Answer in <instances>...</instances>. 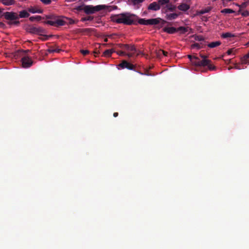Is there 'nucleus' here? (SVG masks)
Segmentation results:
<instances>
[{
	"instance_id": "nucleus-43",
	"label": "nucleus",
	"mask_w": 249,
	"mask_h": 249,
	"mask_svg": "<svg viewBox=\"0 0 249 249\" xmlns=\"http://www.w3.org/2000/svg\"><path fill=\"white\" fill-rule=\"evenodd\" d=\"M233 49H231L229 50L227 52V54L228 55L231 54L233 52Z\"/></svg>"
},
{
	"instance_id": "nucleus-47",
	"label": "nucleus",
	"mask_w": 249,
	"mask_h": 249,
	"mask_svg": "<svg viewBox=\"0 0 249 249\" xmlns=\"http://www.w3.org/2000/svg\"><path fill=\"white\" fill-rule=\"evenodd\" d=\"M124 44H117V45L119 48H120L121 49H123V48H124V46H124Z\"/></svg>"
},
{
	"instance_id": "nucleus-26",
	"label": "nucleus",
	"mask_w": 249,
	"mask_h": 249,
	"mask_svg": "<svg viewBox=\"0 0 249 249\" xmlns=\"http://www.w3.org/2000/svg\"><path fill=\"white\" fill-rule=\"evenodd\" d=\"M61 51V50L59 48H53L51 47L48 50V52L50 53H60Z\"/></svg>"
},
{
	"instance_id": "nucleus-59",
	"label": "nucleus",
	"mask_w": 249,
	"mask_h": 249,
	"mask_svg": "<svg viewBox=\"0 0 249 249\" xmlns=\"http://www.w3.org/2000/svg\"><path fill=\"white\" fill-rule=\"evenodd\" d=\"M94 53L95 54H97L98 53L96 52H94Z\"/></svg>"
},
{
	"instance_id": "nucleus-27",
	"label": "nucleus",
	"mask_w": 249,
	"mask_h": 249,
	"mask_svg": "<svg viewBox=\"0 0 249 249\" xmlns=\"http://www.w3.org/2000/svg\"><path fill=\"white\" fill-rule=\"evenodd\" d=\"M200 59L196 56H194V59L192 60L191 63L195 66H198Z\"/></svg>"
},
{
	"instance_id": "nucleus-35",
	"label": "nucleus",
	"mask_w": 249,
	"mask_h": 249,
	"mask_svg": "<svg viewBox=\"0 0 249 249\" xmlns=\"http://www.w3.org/2000/svg\"><path fill=\"white\" fill-rule=\"evenodd\" d=\"M116 53L120 56H127V53L123 51H119L116 52Z\"/></svg>"
},
{
	"instance_id": "nucleus-29",
	"label": "nucleus",
	"mask_w": 249,
	"mask_h": 249,
	"mask_svg": "<svg viewBox=\"0 0 249 249\" xmlns=\"http://www.w3.org/2000/svg\"><path fill=\"white\" fill-rule=\"evenodd\" d=\"M221 36L224 38L228 37H232L235 36L230 33L227 32L222 34Z\"/></svg>"
},
{
	"instance_id": "nucleus-46",
	"label": "nucleus",
	"mask_w": 249,
	"mask_h": 249,
	"mask_svg": "<svg viewBox=\"0 0 249 249\" xmlns=\"http://www.w3.org/2000/svg\"><path fill=\"white\" fill-rule=\"evenodd\" d=\"M188 57L189 58L191 62H192V60L194 59V56L191 55H188Z\"/></svg>"
},
{
	"instance_id": "nucleus-23",
	"label": "nucleus",
	"mask_w": 249,
	"mask_h": 249,
	"mask_svg": "<svg viewBox=\"0 0 249 249\" xmlns=\"http://www.w3.org/2000/svg\"><path fill=\"white\" fill-rule=\"evenodd\" d=\"M170 2V0H158V3L160 7L165 5V6Z\"/></svg>"
},
{
	"instance_id": "nucleus-56",
	"label": "nucleus",
	"mask_w": 249,
	"mask_h": 249,
	"mask_svg": "<svg viewBox=\"0 0 249 249\" xmlns=\"http://www.w3.org/2000/svg\"><path fill=\"white\" fill-rule=\"evenodd\" d=\"M107 40H107V38H105V39H104V41H105V42H107Z\"/></svg>"
},
{
	"instance_id": "nucleus-57",
	"label": "nucleus",
	"mask_w": 249,
	"mask_h": 249,
	"mask_svg": "<svg viewBox=\"0 0 249 249\" xmlns=\"http://www.w3.org/2000/svg\"><path fill=\"white\" fill-rule=\"evenodd\" d=\"M141 75H143V74H145L144 73H142V72H139Z\"/></svg>"
},
{
	"instance_id": "nucleus-37",
	"label": "nucleus",
	"mask_w": 249,
	"mask_h": 249,
	"mask_svg": "<svg viewBox=\"0 0 249 249\" xmlns=\"http://www.w3.org/2000/svg\"><path fill=\"white\" fill-rule=\"evenodd\" d=\"M248 2H245L242 3L241 5L237 4V5L240 7V9H241V8H246L247 7V6L248 5Z\"/></svg>"
},
{
	"instance_id": "nucleus-25",
	"label": "nucleus",
	"mask_w": 249,
	"mask_h": 249,
	"mask_svg": "<svg viewBox=\"0 0 249 249\" xmlns=\"http://www.w3.org/2000/svg\"><path fill=\"white\" fill-rule=\"evenodd\" d=\"M189 30H191V29L189 27H179L177 29V31H180L182 33H185L188 32Z\"/></svg>"
},
{
	"instance_id": "nucleus-60",
	"label": "nucleus",
	"mask_w": 249,
	"mask_h": 249,
	"mask_svg": "<svg viewBox=\"0 0 249 249\" xmlns=\"http://www.w3.org/2000/svg\"><path fill=\"white\" fill-rule=\"evenodd\" d=\"M234 68H235V69H239V68H237L236 66H235V67H234Z\"/></svg>"
},
{
	"instance_id": "nucleus-21",
	"label": "nucleus",
	"mask_w": 249,
	"mask_h": 249,
	"mask_svg": "<svg viewBox=\"0 0 249 249\" xmlns=\"http://www.w3.org/2000/svg\"><path fill=\"white\" fill-rule=\"evenodd\" d=\"M221 44V42L219 41H215V42H212L210 43H209L207 45L209 47L211 48H215L216 47H217L219 46Z\"/></svg>"
},
{
	"instance_id": "nucleus-38",
	"label": "nucleus",
	"mask_w": 249,
	"mask_h": 249,
	"mask_svg": "<svg viewBox=\"0 0 249 249\" xmlns=\"http://www.w3.org/2000/svg\"><path fill=\"white\" fill-rule=\"evenodd\" d=\"M13 21H9L8 22V24L9 25H12V24H14V25H18L19 24V21L17 20H14V21L12 20Z\"/></svg>"
},
{
	"instance_id": "nucleus-24",
	"label": "nucleus",
	"mask_w": 249,
	"mask_h": 249,
	"mask_svg": "<svg viewBox=\"0 0 249 249\" xmlns=\"http://www.w3.org/2000/svg\"><path fill=\"white\" fill-rule=\"evenodd\" d=\"M249 58V52L245 54L242 58V61L243 63L246 64H249V62L248 61V59Z\"/></svg>"
},
{
	"instance_id": "nucleus-6",
	"label": "nucleus",
	"mask_w": 249,
	"mask_h": 249,
	"mask_svg": "<svg viewBox=\"0 0 249 249\" xmlns=\"http://www.w3.org/2000/svg\"><path fill=\"white\" fill-rule=\"evenodd\" d=\"M128 52L129 53H127V56L129 58L138 56L141 53L140 51L137 50L134 45H129Z\"/></svg>"
},
{
	"instance_id": "nucleus-14",
	"label": "nucleus",
	"mask_w": 249,
	"mask_h": 249,
	"mask_svg": "<svg viewBox=\"0 0 249 249\" xmlns=\"http://www.w3.org/2000/svg\"><path fill=\"white\" fill-rule=\"evenodd\" d=\"M28 11L32 13H42L43 10L36 7H31L28 9Z\"/></svg>"
},
{
	"instance_id": "nucleus-49",
	"label": "nucleus",
	"mask_w": 249,
	"mask_h": 249,
	"mask_svg": "<svg viewBox=\"0 0 249 249\" xmlns=\"http://www.w3.org/2000/svg\"><path fill=\"white\" fill-rule=\"evenodd\" d=\"M5 24L2 22H0V28H4L5 27Z\"/></svg>"
},
{
	"instance_id": "nucleus-61",
	"label": "nucleus",
	"mask_w": 249,
	"mask_h": 249,
	"mask_svg": "<svg viewBox=\"0 0 249 249\" xmlns=\"http://www.w3.org/2000/svg\"><path fill=\"white\" fill-rule=\"evenodd\" d=\"M227 0L230 1H231V0Z\"/></svg>"
},
{
	"instance_id": "nucleus-10",
	"label": "nucleus",
	"mask_w": 249,
	"mask_h": 249,
	"mask_svg": "<svg viewBox=\"0 0 249 249\" xmlns=\"http://www.w3.org/2000/svg\"><path fill=\"white\" fill-rule=\"evenodd\" d=\"M119 66L122 69L126 68L130 70H133L134 68V66L133 64L128 62L126 60H123L122 63L119 65Z\"/></svg>"
},
{
	"instance_id": "nucleus-63",
	"label": "nucleus",
	"mask_w": 249,
	"mask_h": 249,
	"mask_svg": "<svg viewBox=\"0 0 249 249\" xmlns=\"http://www.w3.org/2000/svg\"><path fill=\"white\" fill-rule=\"evenodd\" d=\"M248 44H249V42H248Z\"/></svg>"
},
{
	"instance_id": "nucleus-22",
	"label": "nucleus",
	"mask_w": 249,
	"mask_h": 249,
	"mask_svg": "<svg viewBox=\"0 0 249 249\" xmlns=\"http://www.w3.org/2000/svg\"><path fill=\"white\" fill-rule=\"evenodd\" d=\"M114 52H115L114 49H112L110 50H106L104 52V56L106 57H109L111 56V54Z\"/></svg>"
},
{
	"instance_id": "nucleus-13",
	"label": "nucleus",
	"mask_w": 249,
	"mask_h": 249,
	"mask_svg": "<svg viewBox=\"0 0 249 249\" xmlns=\"http://www.w3.org/2000/svg\"><path fill=\"white\" fill-rule=\"evenodd\" d=\"M163 30L164 32H166L168 34H172L176 33L177 31V29L173 27H166L163 29Z\"/></svg>"
},
{
	"instance_id": "nucleus-50",
	"label": "nucleus",
	"mask_w": 249,
	"mask_h": 249,
	"mask_svg": "<svg viewBox=\"0 0 249 249\" xmlns=\"http://www.w3.org/2000/svg\"><path fill=\"white\" fill-rule=\"evenodd\" d=\"M200 56L202 58V59H207V56L206 55H204L202 54H200Z\"/></svg>"
},
{
	"instance_id": "nucleus-20",
	"label": "nucleus",
	"mask_w": 249,
	"mask_h": 249,
	"mask_svg": "<svg viewBox=\"0 0 249 249\" xmlns=\"http://www.w3.org/2000/svg\"><path fill=\"white\" fill-rule=\"evenodd\" d=\"M205 46L204 44H203L202 43H195L191 45V48L192 49H195L196 48L197 49H200L201 48H203L204 46Z\"/></svg>"
},
{
	"instance_id": "nucleus-28",
	"label": "nucleus",
	"mask_w": 249,
	"mask_h": 249,
	"mask_svg": "<svg viewBox=\"0 0 249 249\" xmlns=\"http://www.w3.org/2000/svg\"><path fill=\"white\" fill-rule=\"evenodd\" d=\"M235 11L229 8H225L221 11V13H224V14H231V13H233Z\"/></svg>"
},
{
	"instance_id": "nucleus-42",
	"label": "nucleus",
	"mask_w": 249,
	"mask_h": 249,
	"mask_svg": "<svg viewBox=\"0 0 249 249\" xmlns=\"http://www.w3.org/2000/svg\"><path fill=\"white\" fill-rule=\"evenodd\" d=\"M76 9L78 10V11H84V6H78L77 8H76Z\"/></svg>"
},
{
	"instance_id": "nucleus-40",
	"label": "nucleus",
	"mask_w": 249,
	"mask_h": 249,
	"mask_svg": "<svg viewBox=\"0 0 249 249\" xmlns=\"http://www.w3.org/2000/svg\"><path fill=\"white\" fill-rule=\"evenodd\" d=\"M43 3L45 4H49L51 2V0H40Z\"/></svg>"
},
{
	"instance_id": "nucleus-58",
	"label": "nucleus",
	"mask_w": 249,
	"mask_h": 249,
	"mask_svg": "<svg viewBox=\"0 0 249 249\" xmlns=\"http://www.w3.org/2000/svg\"><path fill=\"white\" fill-rule=\"evenodd\" d=\"M203 18H205V21H207V18H205V17H203Z\"/></svg>"
},
{
	"instance_id": "nucleus-32",
	"label": "nucleus",
	"mask_w": 249,
	"mask_h": 249,
	"mask_svg": "<svg viewBox=\"0 0 249 249\" xmlns=\"http://www.w3.org/2000/svg\"><path fill=\"white\" fill-rule=\"evenodd\" d=\"M193 37L196 41H201L204 40V38L202 36L194 35Z\"/></svg>"
},
{
	"instance_id": "nucleus-3",
	"label": "nucleus",
	"mask_w": 249,
	"mask_h": 249,
	"mask_svg": "<svg viewBox=\"0 0 249 249\" xmlns=\"http://www.w3.org/2000/svg\"><path fill=\"white\" fill-rule=\"evenodd\" d=\"M105 8V5H98L94 6L91 5H84V12L88 15L92 14L100 11Z\"/></svg>"
},
{
	"instance_id": "nucleus-1",
	"label": "nucleus",
	"mask_w": 249,
	"mask_h": 249,
	"mask_svg": "<svg viewBox=\"0 0 249 249\" xmlns=\"http://www.w3.org/2000/svg\"><path fill=\"white\" fill-rule=\"evenodd\" d=\"M138 18L137 16L129 13H124L115 15L112 17V20L117 23H122L124 25H137L136 19Z\"/></svg>"
},
{
	"instance_id": "nucleus-16",
	"label": "nucleus",
	"mask_w": 249,
	"mask_h": 249,
	"mask_svg": "<svg viewBox=\"0 0 249 249\" xmlns=\"http://www.w3.org/2000/svg\"><path fill=\"white\" fill-rule=\"evenodd\" d=\"M165 7L167 8V10H165V12H167V10L170 12H173L175 11L176 9V6L172 3H168L166 6Z\"/></svg>"
},
{
	"instance_id": "nucleus-55",
	"label": "nucleus",
	"mask_w": 249,
	"mask_h": 249,
	"mask_svg": "<svg viewBox=\"0 0 249 249\" xmlns=\"http://www.w3.org/2000/svg\"><path fill=\"white\" fill-rule=\"evenodd\" d=\"M1 13H2V11L0 9V18L1 17Z\"/></svg>"
},
{
	"instance_id": "nucleus-62",
	"label": "nucleus",
	"mask_w": 249,
	"mask_h": 249,
	"mask_svg": "<svg viewBox=\"0 0 249 249\" xmlns=\"http://www.w3.org/2000/svg\"><path fill=\"white\" fill-rule=\"evenodd\" d=\"M248 25L249 26V22L248 23Z\"/></svg>"
},
{
	"instance_id": "nucleus-51",
	"label": "nucleus",
	"mask_w": 249,
	"mask_h": 249,
	"mask_svg": "<svg viewBox=\"0 0 249 249\" xmlns=\"http://www.w3.org/2000/svg\"><path fill=\"white\" fill-rule=\"evenodd\" d=\"M118 116V112H114V113H113V116H114V117H117Z\"/></svg>"
},
{
	"instance_id": "nucleus-5",
	"label": "nucleus",
	"mask_w": 249,
	"mask_h": 249,
	"mask_svg": "<svg viewBox=\"0 0 249 249\" xmlns=\"http://www.w3.org/2000/svg\"><path fill=\"white\" fill-rule=\"evenodd\" d=\"M198 66H208V68L210 71H215L216 69V67L211 64V61L207 59L200 60Z\"/></svg>"
},
{
	"instance_id": "nucleus-34",
	"label": "nucleus",
	"mask_w": 249,
	"mask_h": 249,
	"mask_svg": "<svg viewBox=\"0 0 249 249\" xmlns=\"http://www.w3.org/2000/svg\"><path fill=\"white\" fill-rule=\"evenodd\" d=\"M144 0H131V1L133 5H138L142 3Z\"/></svg>"
},
{
	"instance_id": "nucleus-4",
	"label": "nucleus",
	"mask_w": 249,
	"mask_h": 249,
	"mask_svg": "<svg viewBox=\"0 0 249 249\" xmlns=\"http://www.w3.org/2000/svg\"><path fill=\"white\" fill-rule=\"evenodd\" d=\"M26 30L28 32L31 34H36L38 35H41L42 34L45 33V30L42 28L36 27L33 25L28 26L26 28Z\"/></svg>"
},
{
	"instance_id": "nucleus-2",
	"label": "nucleus",
	"mask_w": 249,
	"mask_h": 249,
	"mask_svg": "<svg viewBox=\"0 0 249 249\" xmlns=\"http://www.w3.org/2000/svg\"><path fill=\"white\" fill-rule=\"evenodd\" d=\"M46 18L47 19H50L51 20L46 21L45 23L52 26L57 27L64 25L66 23L65 21L60 18H57L56 17L53 15H47L46 16Z\"/></svg>"
},
{
	"instance_id": "nucleus-8",
	"label": "nucleus",
	"mask_w": 249,
	"mask_h": 249,
	"mask_svg": "<svg viewBox=\"0 0 249 249\" xmlns=\"http://www.w3.org/2000/svg\"><path fill=\"white\" fill-rule=\"evenodd\" d=\"M160 23H161V25H164L167 21L162 19L160 18H151L148 19H146V25H157Z\"/></svg>"
},
{
	"instance_id": "nucleus-11",
	"label": "nucleus",
	"mask_w": 249,
	"mask_h": 249,
	"mask_svg": "<svg viewBox=\"0 0 249 249\" xmlns=\"http://www.w3.org/2000/svg\"><path fill=\"white\" fill-rule=\"evenodd\" d=\"M190 8V5L186 3H181L177 7V8L182 12L187 11Z\"/></svg>"
},
{
	"instance_id": "nucleus-31",
	"label": "nucleus",
	"mask_w": 249,
	"mask_h": 249,
	"mask_svg": "<svg viewBox=\"0 0 249 249\" xmlns=\"http://www.w3.org/2000/svg\"><path fill=\"white\" fill-rule=\"evenodd\" d=\"M78 30H79V33L86 32V33H89L92 31V29H90V28H85V29H79Z\"/></svg>"
},
{
	"instance_id": "nucleus-18",
	"label": "nucleus",
	"mask_w": 249,
	"mask_h": 249,
	"mask_svg": "<svg viewBox=\"0 0 249 249\" xmlns=\"http://www.w3.org/2000/svg\"><path fill=\"white\" fill-rule=\"evenodd\" d=\"M18 16L19 18H28L30 16V14L27 11L23 10L19 12V15Z\"/></svg>"
},
{
	"instance_id": "nucleus-7",
	"label": "nucleus",
	"mask_w": 249,
	"mask_h": 249,
	"mask_svg": "<svg viewBox=\"0 0 249 249\" xmlns=\"http://www.w3.org/2000/svg\"><path fill=\"white\" fill-rule=\"evenodd\" d=\"M3 16L6 19L11 21L18 20L19 18L18 14L13 12H6L3 13Z\"/></svg>"
},
{
	"instance_id": "nucleus-44",
	"label": "nucleus",
	"mask_w": 249,
	"mask_h": 249,
	"mask_svg": "<svg viewBox=\"0 0 249 249\" xmlns=\"http://www.w3.org/2000/svg\"><path fill=\"white\" fill-rule=\"evenodd\" d=\"M160 51L162 52V54L164 56H167L168 53L167 52H166V51H165L164 50H160Z\"/></svg>"
},
{
	"instance_id": "nucleus-39",
	"label": "nucleus",
	"mask_w": 249,
	"mask_h": 249,
	"mask_svg": "<svg viewBox=\"0 0 249 249\" xmlns=\"http://www.w3.org/2000/svg\"><path fill=\"white\" fill-rule=\"evenodd\" d=\"M80 52L84 55H87V54H88L89 53V51L88 50H81L80 51Z\"/></svg>"
},
{
	"instance_id": "nucleus-41",
	"label": "nucleus",
	"mask_w": 249,
	"mask_h": 249,
	"mask_svg": "<svg viewBox=\"0 0 249 249\" xmlns=\"http://www.w3.org/2000/svg\"><path fill=\"white\" fill-rule=\"evenodd\" d=\"M129 45H128V44H124V45L123 46H124V48H123V50H125V51H128V49H129Z\"/></svg>"
},
{
	"instance_id": "nucleus-54",
	"label": "nucleus",
	"mask_w": 249,
	"mask_h": 249,
	"mask_svg": "<svg viewBox=\"0 0 249 249\" xmlns=\"http://www.w3.org/2000/svg\"><path fill=\"white\" fill-rule=\"evenodd\" d=\"M24 52H26V53H28V52H30V50H27L25 51Z\"/></svg>"
},
{
	"instance_id": "nucleus-12",
	"label": "nucleus",
	"mask_w": 249,
	"mask_h": 249,
	"mask_svg": "<svg viewBox=\"0 0 249 249\" xmlns=\"http://www.w3.org/2000/svg\"><path fill=\"white\" fill-rule=\"evenodd\" d=\"M148 10H152V11H158L160 10V6L159 4L157 2H153L151 3H150L147 8Z\"/></svg>"
},
{
	"instance_id": "nucleus-9",
	"label": "nucleus",
	"mask_w": 249,
	"mask_h": 249,
	"mask_svg": "<svg viewBox=\"0 0 249 249\" xmlns=\"http://www.w3.org/2000/svg\"><path fill=\"white\" fill-rule=\"evenodd\" d=\"M21 62L22 67L24 68H28L33 64V61L31 58L28 56H25L21 58Z\"/></svg>"
},
{
	"instance_id": "nucleus-45",
	"label": "nucleus",
	"mask_w": 249,
	"mask_h": 249,
	"mask_svg": "<svg viewBox=\"0 0 249 249\" xmlns=\"http://www.w3.org/2000/svg\"><path fill=\"white\" fill-rule=\"evenodd\" d=\"M29 19L31 21H34L35 20H36V16L35 17L33 16V17H30Z\"/></svg>"
},
{
	"instance_id": "nucleus-53",
	"label": "nucleus",
	"mask_w": 249,
	"mask_h": 249,
	"mask_svg": "<svg viewBox=\"0 0 249 249\" xmlns=\"http://www.w3.org/2000/svg\"><path fill=\"white\" fill-rule=\"evenodd\" d=\"M74 23V21H73V20L71 19V21H70V24H72V23Z\"/></svg>"
},
{
	"instance_id": "nucleus-33",
	"label": "nucleus",
	"mask_w": 249,
	"mask_h": 249,
	"mask_svg": "<svg viewBox=\"0 0 249 249\" xmlns=\"http://www.w3.org/2000/svg\"><path fill=\"white\" fill-rule=\"evenodd\" d=\"M138 20V23L142 24V25H146V19L144 18H138L136 19V21Z\"/></svg>"
},
{
	"instance_id": "nucleus-36",
	"label": "nucleus",
	"mask_w": 249,
	"mask_h": 249,
	"mask_svg": "<svg viewBox=\"0 0 249 249\" xmlns=\"http://www.w3.org/2000/svg\"><path fill=\"white\" fill-rule=\"evenodd\" d=\"M93 19V18L90 16L87 17H84L81 18L82 21H85L88 20H92Z\"/></svg>"
},
{
	"instance_id": "nucleus-17",
	"label": "nucleus",
	"mask_w": 249,
	"mask_h": 249,
	"mask_svg": "<svg viewBox=\"0 0 249 249\" xmlns=\"http://www.w3.org/2000/svg\"><path fill=\"white\" fill-rule=\"evenodd\" d=\"M0 2L6 6L12 5L15 2V0H0Z\"/></svg>"
},
{
	"instance_id": "nucleus-48",
	"label": "nucleus",
	"mask_w": 249,
	"mask_h": 249,
	"mask_svg": "<svg viewBox=\"0 0 249 249\" xmlns=\"http://www.w3.org/2000/svg\"><path fill=\"white\" fill-rule=\"evenodd\" d=\"M41 19V17L40 16H36V20H40Z\"/></svg>"
},
{
	"instance_id": "nucleus-15",
	"label": "nucleus",
	"mask_w": 249,
	"mask_h": 249,
	"mask_svg": "<svg viewBox=\"0 0 249 249\" xmlns=\"http://www.w3.org/2000/svg\"><path fill=\"white\" fill-rule=\"evenodd\" d=\"M178 15L177 13L167 14L166 15V18L169 20H172L177 18Z\"/></svg>"
},
{
	"instance_id": "nucleus-30",
	"label": "nucleus",
	"mask_w": 249,
	"mask_h": 249,
	"mask_svg": "<svg viewBox=\"0 0 249 249\" xmlns=\"http://www.w3.org/2000/svg\"><path fill=\"white\" fill-rule=\"evenodd\" d=\"M238 14H240L243 17H248L249 16V11L247 10L243 11L242 12L241 9L238 11Z\"/></svg>"
},
{
	"instance_id": "nucleus-19",
	"label": "nucleus",
	"mask_w": 249,
	"mask_h": 249,
	"mask_svg": "<svg viewBox=\"0 0 249 249\" xmlns=\"http://www.w3.org/2000/svg\"><path fill=\"white\" fill-rule=\"evenodd\" d=\"M211 10H212L211 7H207V8H206L204 9H201L199 11H198L197 12V15H203L204 14L209 12Z\"/></svg>"
},
{
	"instance_id": "nucleus-52",
	"label": "nucleus",
	"mask_w": 249,
	"mask_h": 249,
	"mask_svg": "<svg viewBox=\"0 0 249 249\" xmlns=\"http://www.w3.org/2000/svg\"><path fill=\"white\" fill-rule=\"evenodd\" d=\"M77 0H66V1L68 2H74L76 1Z\"/></svg>"
}]
</instances>
